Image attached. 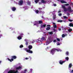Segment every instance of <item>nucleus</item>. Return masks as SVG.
<instances>
[{"label": "nucleus", "instance_id": "obj_1", "mask_svg": "<svg viewBox=\"0 0 73 73\" xmlns=\"http://www.w3.org/2000/svg\"><path fill=\"white\" fill-rule=\"evenodd\" d=\"M56 51H57V52H61L62 50L59 48L57 49L56 48H52L51 50L50 53L52 54V55H54V54L55 53Z\"/></svg>", "mask_w": 73, "mask_h": 73}, {"label": "nucleus", "instance_id": "obj_2", "mask_svg": "<svg viewBox=\"0 0 73 73\" xmlns=\"http://www.w3.org/2000/svg\"><path fill=\"white\" fill-rule=\"evenodd\" d=\"M52 41H53V38L51 37H49L46 41V42L48 44H49Z\"/></svg>", "mask_w": 73, "mask_h": 73}, {"label": "nucleus", "instance_id": "obj_3", "mask_svg": "<svg viewBox=\"0 0 73 73\" xmlns=\"http://www.w3.org/2000/svg\"><path fill=\"white\" fill-rule=\"evenodd\" d=\"M11 58H12L11 60L9 59V58H8V60H9V61H10V62H12V61H13L14 59H16V58H17V57H16V56H11Z\"/></svg>", "mask_w": 73, "mask_h": 73}, {"label": "nucleus", "instance_id": "obj_4", "mask_svg": "<svg viewBox=\"0 0 73 73\" xmlns=\"http://www.w3.org/2000/svg\"><path fill=\"white\" fill-rule=\"evenodd\" d=\"M8 73H19V72L17 70L15 71L14 70H11L8 72Z\"/></svg>", "mask_w": 73, "mask_h": 73}, {"label": "nucleus", "instance_id": "obj_5", "mask_svg": "<svg viewBox=\"0 0 73 73\" xmlns=\"http://www.w3.org/2000/svg\"><path fill=\"white\" fill-rule=\"evenodd\" d=\"M23 3H24L23 1V0H20L18 3V5H19L21 6L23 5Z\"/></svg>", "mask_w": 73, "mask_h": 73}, {"label": "nucleus", "instance_id": "obj_6", "mask_svg": "<svg viewBox=\"0 0 73 73\" xmlns=\"http://www.w3.org/2000/svg\"><path fill=\"white\" fill-rule=\"evenodd\" d=\"M67 11L70 12H72L73 11L72 10V8H71V7H70L68 8Z\"/></svg>", "mask_w": 73, "mask_h": 73}, {"label": "nucleus", "instance_id": "obj_7", "mask_svg": "<svg viewBox=\"0 0 73 73\" xmlns=\"http://www.w3.org/2000/svg\"><path fill=\"white\" fill-rule=\"evenodd\" d=\"M66 61H62V60H60L59 61V63L61 65H62L63 64V63H64Z\"/></svg>", "mask_w": 73, "mask_h": 73}, {"label": "nucleus", "instance_id": "obj_8", "mask_svg": "<svg viewBox=\"0 0 73 73\" xmlns=\"http://www.w3.org/2000/svg\"><path fill=\"white\" fill-rule=\"evenodd\" d=\"M26 52L29 53H33V51L32 50H31L28 49L26 50Z\"/></svg>", "mask_w": 73, "mask_h": 73}, {"label": "nucleus", "instance_id": "obj_9", "mask_svg": "<svg viewBox=\"0 0 73 73\" xmlns=\"http://www.w3.org/2000/svg\"><path fill=\"white\" fill-rule=\"evenodd\" d=\"M20 69H23V67L21 66H19L16 68V70H19Z\"/></svg>", "mask_w": 73, "mask_h": 73}, {"label": "nucleus", "instance_id": "obj_10", "mask_svg": "<svg viewBox=\"0 0 73 73\" xmlns=\"http://www.w3.org/2000/svg\"><path fill=\"white\" fill-rule=\"evenodd\" d=\"M11 10L13 11H15L16 10V8L15 7H13L11 8Z\"/></svg>", "mask_w": 73, "mask_h": 73}, {"label": "nucleus", "instance_id": "obj_11", "mask_svg": "<svg viewBox=\"0 0 73 73\" xmlns=\"http://www.w3.org/2000/svg\"><path fill=\"white\" fill-rule=\"evenodd\" d=\"M56 14H53V16H52V19H56Z\"/></svg>", "mask_w": 73, "mask_h": 73}, {"label": "nucleus", "instance_id": "obj_12", "mask_svg": "<svg viewBox=\"0 0 73 73\" xmlns=\"http://www.w3.org/2000/svg\"><path fill=\"white\" fill-rule=\"evenodd\" d=\"M33 48L32 46L31 45H29L28 46V48L29 49V50L31 49H32Z\"/></svg>", "mask_w": 73, "mask_h": 73}, {"label": "nucleus", "instance_id": "obj_13", "mask_svg": "<svg viewBox=\"0 0 73 73\" xmlns=\"http://www.w3.org/2000/svg\"><path fill=\"white\" fill-rule=\"evenodd\" d=\"M41 2L42 3L44 4V3H46V1H44V0H42Z\"/></svg>", "mask_w": 73, "mask_h": 73}, {"label": "nucleus", "instance_id": "obj_14", "mask_svg": "<svg viewBox=\"0 0 73 73\" xmlns=\"http://www.w3.org/2000/svg\"><path fill=\"white\" fill-rule=\"evenodd\" d=\"M60 2L61 3H67V2H66L64 0L61 1Z\"/></svg>", "mask_w": 73, "mask_h": 73}, {"label": "nucleus", "instance_id": "obj_15", "mask_svg": "<svg viewBox=\"0 0 73 73\" xmlns=\"http://www.w3.org/2000/svg\"><path fill=\"white\" fill-rule=\"evenodd\" d=\"M69 27H73V24L72 23H70L69 25Z\"/></svg>", "mask_w": 73, "mask_h": 73}, {"label": "nucleus", "instance_id": "obj_16", "mask_svg": "<svg viewBox=\"0 0 73 73\" xmlns=\"http://www.w3.org/2000/svg\"><path fill=\"white\" fill-rule=\"evenodd\" d=\"M72 66V63L70 64L69 65V68H71Z\"/></svg>", "mask_w": 73, "mask_h": 73}, {"label": "nucleus", "instance_id": "obj_17", "mask_svg": "<svg viewBox=\"0 0 73 73\" xmlns=\"http://www.w3.org/2000/svg\"><path fill=\"white\" fill-rule=\"evenodd\" d=\"M50 29V27H48L46 28V31H49Z\"/></svg>", "mask_w": 73, "mask_h": 73}, {"label": "nucleus", "instance_id": "obj_18", "mask_svg": "<svg viewBox=\"0 0 73 73\" xmlns=\"http://www.w3.org/2000/svg\"><path fill=\"white\" fill-rule=\"evenodd\" d=\"M17 38L18 40H21L22 38H21V37L20 36H19L17 37Z\"/></svg>", "mask_w": 73, "mask_h": 73}, {"label": "nucleus", "instance_id": "obj_19", "mask_svg": "<svg viewBox=\"0 0 73 73\" xmlns=\"http://www.w3.org/2000/svg\"><path fill=\"white\" fill-rule=\"evenodd\" d=\"M45 27H46V25L45 24L44 25H41V28H42L43 27L44 28H45Z\"/></svg>", "mask_w": 73, "mask_h": 73}, {"label": "nucleus", "instance_id": "obj_20", "mask_svg": "<svg viewBox=\"0 0 73 73\" xmlns=\"http://www.w3.org/2000/svg\"><path fill=\"white\" fill-rule=\"evenodd\" d=\"M39 1H40V0H36L35 1V2L36 3H37L39 2Z\"/></svg>", "mask_w": 73, "mask_h": 73}, {"label": "nucleus", "instance_id": "obj_21", "mask_svg": "<svg viewBox=\"0 0 73 73\" xmlns=\"http://www.w3.org/2000/svg\"><path fill=\"white\" fill-rule=\"evenodd\" d=\"M64 9V12H66V11H68V9H66V8L65 7V8Z\"/></svg>", "mask_w": 73, "mask_h": 73}, {"label": "nucleus", "instance_id": "obj_22", "mask_svg": "<svg viewBox=\"0 0 73 73\" xmlns=\"http://www.w3.org/2000/svg\"><path fill=\"white\" fill-rule=\"evenodd\" d=\"M45 40V38L44 37H43L41 38V40L42 41H43V40Z\"/></svg>", "mask_w": 73, "mask_h": 73}, {"label": "nucleus", "instance_id": "obj_23", "mask_svg": "<svg viewBox=\"0 0 73 73\" xmlns=\"http://www.w3.org/2000/svg\"><path fill=\"white\" fill-rule=\"evenodd\" d=\"M39 22V24H42V23L43 22L42 21H38Z\"/></svg>", "mask_w": 73, "mask_h": 73}, {"label": "nucleus", "instance_id": "obj_24", "mask_svg": "<svg viewBox=\"0 0 73 73\" xmlns=\"http://www.w3.org/2000/svg\"><path fill=\"white\" fill-rule=\"evenodd\" d=\"M65 59L66 60V61H68V60H69V58L68 57H66L65 58Z\"/></svg>", "mask_w": 73, "mask_h": 73}, {"label": "nucleus", "instance_id": "obj_25", "mask_svg": "<svg viewBox=\"0 0 73 73\" xmlns=\"http://www.w3.org/2000/svg\"><path fill=\"white\" fill-rule=\"evenodd\" d=\"M57 22L58 23H62V20H58Z\"/></svg>", "mask_w": 73, "mask_h": 73}, {"label": "nucleus", "instance_id": "obj_26", "mask_svg": "<svg viewBox=\"0 0 73 73\" xmlns=\"http://www.w3.org/2000/svg\"><path fill=\"white\" fill-rule=\"evenodd\" d=\"M68 31H69V32H71V31H72V29H68Z\"/></svg>", "mask_w": 73, "mask_h": 73}, {"label": "nucleus", "instance_id": "obj_27", "mask_svg": "<svg viewBox=\"0 0 73 73\" xmlns=\"http://www.w3.org/2000/svg\"><path fill=\"white\" fill-rule=\"evenodd\" d=\"M31 2H30V1H28L27 2V4H28V5H30V4H31Z\"/></svg>", "mask_w": 73, "mask_h": 73}, {"label": "nucleus", "instance_id": "obj_28", "mask_svg": "<svg viewBox=\"0 0 73 73\" xmlns=\"http://www.w3.org/2000/svg\"><path fill=\"white\" fill-rule=\"evenodd\" d=\"M39 11L38 10H36L35 11V12L36 13H38Z\"/></svg>", "mask_w": 73, "mask_h": 73}, {"label": "nucleus", "instance_id": "obj_29", "mask_svg": "<svg viewBox=\"0 0 73 73\" xmlns=\"http://www.w3.org/2000/svg\"><path fill=\"white\" fill-rule=\"evenodd\" d=\"M66 55L68 56L69 55V52H66Z\"/></svg>", "mask_w": 73, "mask_h": 73}, {"label": "nucleus", "instance_id": "obj_30", "mask_svg": "<svg viewBox=\"0 0 73 73\" xmlns=\"http://www.w3.org/2000/svg\"><path fill=\"white\" fill-rule=\"evenodd\" d=\"M20 48H23V45H21L20 46H19Z\"/></svg>", "mask_w": 73, "mask_h": 73}, {"label": "nucleus", "instance_id": "obj_31", "mask_svg": "<svg viewBox=\"0 0 73 73\" xmlns=\"http://www.w3.org/2000/svg\"><path fill=\"white\" fill-rule=\"evenodd\" d=\"M49 34H50V35H52L53 34V32H49Z\"/></svg>", "mask_w": 73, "mask_h": 73}, {"label": "nucleus", "instance_id": "obj_32", "mask_svg": "<svg viewBox=\"0 0 73 73\" xmlns=\"http://www.w3.org/2000/svg\"><path fill=\"white\" fill-rule=\"evenodd\" d=\"M54 28H57V26H56V25H55L54 26Z\"/></svg>", "mask_w": 73, "mask_h": 73}, {"label": "nucleus", "instance_id": "obj_33", "mask_svg": "<svg viewBox=\"0 0 73 73\" xmlns=\"http://www.w3.org/2000/svg\"><path fill=\"white\" fill-rule=\"evenodd\" d=\"M65 35L64 34H63L62 35V37H65Z\"/></svg>", "mask_w": 73, "mask_h": 73}, {"label": "nucleus", "instance_id": "obj_34", "mask_svg": "<svg viewBox=\"0 0 73 73\" xmlns=\"http://www.w3.org/2000/svg\"><path fill=\"white\" fill-rule=\"evenodd\" d=\"M38 9L39 11H41V10H42V8H38Z\"/></svg>", "mask_w": 73, "mask_h": 73}, {"label": "nucleus", "instance_id": "obj_35", "mask_svg": "<svg viewBox=\"0 0 73 73\" xmlns=\"http://www.w3.org/2000/svg\"><path fill=\"white\" fill-rule=\"evenodd\" d=\"M63 17H64V19H68V17H66V16H64Z\"/></svg>", "mask_w": 73, "mask_h": 73}, {"label": "nucleus", "instance_id": "obj_36", "mask_svg": "<svg viewBox=\"0 0 73 73\" xmlns=\"http://www.w3.org/2000/svg\"><path fill=\"white\" fill-rule=\"evenodd\" d=\"M62 8H63V9H64L65 8V6L62 5Z\"/></svg>", "mask_w": 73, "mask_h": 73}, {"label": "nucleus", "instance_id": "obj_37", "mask_svg": "<svg viewBox=\"0 0 73 73\" xmlns=\"http://www.w3.org/2000/svg\"><path fill=\"white\" fill-rule=\"evenodd\" d=\"M47 27H51V26H50V25H47Z\"/></svg>", "mask_w": 73, "mask_h": 73}, {"label": "nucleus", "instance_id": "obj_38", "mask_svg": "<svg viewBox=\"0 0 73 73\" xmlns=\"http://www.w3.org/2000/svg\"><path fill=\"white\" fill-rule=\"evenodd\" d=\"M57 40L58 41L60 42V39L59 38H57Z\"/></svg>", "mask_w": 73, "mask_h": 73}, {"label": "nucleus", "instance_id": "obj_39", "mask_svg": "<svg viewBox=\"0 0 73 73\" xmlns=\"http://www.w3.org/2000/svg\"><path fill=\"white\" fill-rule=\"evenodd\" d=\"M28 44V42H27L25 43V45H27Z\"/></svg>", "mask_w": 73, "mask_h": 73}, {"label": "nucleus", "instance_id": "obj_40", "mask_svg": "<svg viewBox=\"0 0 73 73\" xmlns=\"http://www.w3.org/2000/svg\"><path fill=\"white\" fill-rule=\"evenodd\" d=\"M62 15V14L61 13H60V14H58V15L59 16H61Z\"/></svg>", "mask_w": 73, "mask_h": 73}, {"label": "nucleus", "instance_id": "obj_41", "mask_svg": "<svg viewBox=\"0 0 73 73\" xmlns=\"http://www.w3.org/2000/svg\"><path fill=\"white\" fill-rule=\"evenodd\" d=\"M27 69H25L24 70V72H23V73H26L25 72H27Z\"/></svg>", "mask_w": 73, "mask_h": 73}, {"label": "nucleus", "instance_id": "obj_42", "mask_svg": "<svg viewBox=\"0 0 73 73\" xmlns=\"http://www.w3.org/2000/svg\"><path fill=\"white\" fill-rule=\"evenodd\" d=\"M69 21H70V22H72V21H73V20H72L71 19H69Z\"/></svg>", "mask_w": 73, "mask_h": 73}, {"label": "nucleus", "instance_id": "obj_43", "mask_svg": "<svg viewBox=\"0 0 73 73\" xmlns=\"http://www.w3.org/2000/svg\"><path fill=\"white\" fill-rule=\"evenodd\" d=\"M53 42H56V39H54L53 40Z\"/></svg>", "mask_w": 73, "mask_h": 73}, {"label": "nucleus", "instance_id": "obj_44", "mask_svg": "<svg viewBox=\"0 0 73 73\" xmlns=\"http://www.w3.org/2000/svg\"><path fill=\"white\" fill-rule=\"evenodd\" d=\"M54 7H56L57 6V5H56V4H54Z\"/></svg>", "mask_w": 73, "mask_h": 73}, {"label": "nucleus", "instance_id": "obj_45", "mask_svg": "<svg viewBox=\"0 0 73 73\" xmlns=\"http://www.w3.org/2000/svg\"><path fill=\"white\" fill-rule=\"evenodd\" d=\"M70 73H73V70H72L71 71H70Z\"/></svg>", "mask_w": 73, "mask_h": 73}, {"label": "nucleus", "instance_id": "obj_46", "mask_svg": "<svg viewBox=\"0 0 73 73\" xmlns=\"http://www.w3.org/2000/svg\"><path fill=\"white\" fill-rule=\"evenodd\" d=\"M35 24H38V22L37 21H35Z\"/></svg>", "mask_w": 73, "mask_h": 73}, {"label": "nucleus", "instance_id": "obj_47", "mask_svg": "<svg viewBox=\"0 0 73 73\" xmlns=\"http://www.w3.org/2000/svg\"><path fill=\"white\" fill-rule=\"evenodd\" d=\"M65 5L69 6V5L68 4H66Z\"/></svg>", "mask_w": 73, "mask_h": 73}, {"label": "nucleus", "instance_id": "obj_48", "mask_svg": "<svg viewBox=\"0 0 73 73\" xmlns=\"http://www.w3.org/2000/svg\"><path fill=\"white\" fill-rule=\"evenodd\" d=\"M53 31L54 32H56V30L55 29H54Z\"/></svg>", "mask_w": 73, "mask_h": 73}, {"label": "nucleus", "instance_id": "obj_49", "mask_svg": "<svg viewBox=\"0 0 73 73\" xmlns=\"http://www.w3.org/2000/svg\"><path fill=\"white\" fill-rule=\"evenodd\" d=\"M50 48V47H47L46 48L47 49H49V48Z\"/></svg>", "mask_w": 73, "mask_h": 73}, {"label": "nucleus", "instance_id": "obj_50", "mask_svg": "<svg viewBox=\"0 0 73 73\" xmlns=\"http://www.w3.org/2000/svg\"><path fill=\"white\" fill-rule=\"evenodd\" d=\"M25 41H26V42H28V40L27 39L25 40Z\"/></svg>", "mask_w": 73, "mask_h": 73}, {"label": "nucleus", "instance_id": "obj_51", "mask_svg": "<svg viewBox=\"0 0 73 73\" xmlns=\"http://www.w3.org/2000/svg\"><path fill=\"white\" fill-rule=\"evenodd\" d=\"M57 45H60V43H58L57 44Z\"/></svg>", "mask_w": 73, "mask_h": 73}, {"label": "nucleus", "instance_id": "obj_52", "mask_svg": "<svg viewBox=\"0 0 73 73\" xmlns=\"http://www.w3.org/2000/svg\"><path fill=\"white\" fill-rule=\"evenodd\" d=\"M37 23H35L34 24L33 26H35V25H37Z\"/></svg>", "mask_w": 73, "mask_h": 73}, {"label": "nucleus", "instance_id": "obj_53", "mask_svg": "<svg viewBox=\"0 0 73 73\" xmlns=\"http://www.w3.org/2000/svg\"><path fill=\"white\" fill-rule=\"evenodd\" d=\"M25 59H26V60H28V59H29V58H25Z\"/></svg>", "mask_w": 73, "mask_h": 73}, {"label": "nucleus", "instance_id": "obj_54", "mask_svg": "<svg viewBox=\"0 0 73 73\" xmlns=\"http://www.w3.org/2000/svg\"><path fill=\"white\" fill-rule=\"evenodd\" d=\"M30 70L31 72H32V70H32V69H30Z\"/></svg>", "mask_w": 73, "mask_h": 73}, {"label": "nucleus", "instance_id": "obj_55", "mask_svg": "<svg viewBox=\"0 0 73 73\" xmlns=\"http://www.w3.org/2000/svg\"><path fill=\"white\" fill-rule=\"evenodd\" d=\"M58 13H60V12H61V11H58Z\"/></svg>", "mask_w": 73, "mask_h": 73}, {"label": "nucleus", "instance_id": "obj_56", "mask_svg": "<svg viewBox=\"0 0 73 73\" xmlns=\"http://www.w3.org/2000/svg\"><path fill=\"white\" fill-rule=\"evenodd\" d=\"M35 40H34L33 41V42H32V43H33H33H34V42H35Z\"/></svg>", "mask_w": 73, "mask_h": 73}, {"label": "nucleus", "instance_id": "obj_57", "mask_svg": "<svg viewBox=\"0 0 73 73\" xmlns=\"http://www.w3.org/2000/svg\"><path fill=\"white\" fill-rule=\"evenodd\" d=\"M25 50H27V48H25Z\"/></svg>", "mask_w": 73, "mask_h": 73}, {"label": "nucleus", "instance_id": "obj_58", "mask_svg": "<svg viewBox=\"0 0 73 73\" xmlns=\"http://www.w3.org/2000/svg\"><path fill=\"white\" fill-rule=\"evenodd\" d=\"M59 31H61V29L60 28H59Z\"/></svg>", "mask_w": 73, "mask_h": 73}, {"label": "nucleus", "instance_id": "obj_59", "mask_svg": "<svg viewBox=\"0 0 73 73\" xmlns=\"http://www.w3.org/2000/svg\"><path fill=\"white\" fill-rule=\"evenodd\" d=\"M53 24H54V25H56V23H53Z\"/></svg>", "mask_w": 73, "mask_h": 73}, {"label": "nucleus", "instance_id": "obj_60", "mask_svg": "<svg viewBox=\"0 0 73 73\" xmlns=\"http://www.w3.org/2000/svg\"><path fill=\"white\" fill-rule=\"evenodd\" d=\"M42 18V19H43V18H44V17H43V16H42V17H41Z\"/></svg>", "mask_w": 73, "mask_h": 73}, {"label": "nucleus", "instance_id": "obj_61", "mask_svg": "<svg viewBox=\"0 0 73 73\" xmlns=\"http://www.w3.org/2000/svg\"><path fill=\"white\" fill-rule=\"evenodd\" d=\"M67 15H69V13H67Z\"/></svg>", "mask_w": 73, "mask_h": 73}, {"label": "nucleus", "instance_id": "obj_62", "mask_svg": "<svg viewBox=\"0 0 73 73\" xmlns=\"http://www.w3.org/2000/svg\"><path fill=\"white\" fill-rule=\"evenodd\" d=\"M1 62V61H0V63Z\"/></svg>", "mask_w": 73, "mask_h": 73}, {"label": "nucleus", "instance_id": "obj_63", "mask_svg": "<svg viewBox=\"0 0 73 73\" xmlns=\"http://www.w3.org/2000/svg\"><path fill=\"white\" fill-rule=\"evenodd\" d=\"M21 35H23V33H22V34H21Z\"/></svg>", "mask_w": 73, "mask_h": 73}, {"label": "nucleus", "instance_id": "obj_64", "mask_svg": "<svg viewBox=\"0 0 73 73\" xmlns=\"http://www.w3.org/2000/svg\"><path fill=\"white\" fill-rule=\"evenodd\" d=\"M40 12H41V11H40Z\"/></svg>", "mask_w": 73, "mask_h": 73}]
</instances>
